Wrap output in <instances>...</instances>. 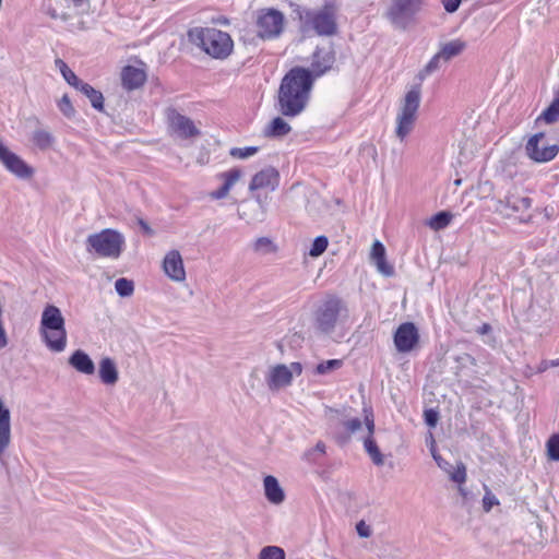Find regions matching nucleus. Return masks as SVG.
<instances>
[{
  "label": "nucleus",
  "mask_w": 559,
  "mask_h": 559,
  "mask_svg": "<svg viewBox=\"0 0 559 559\" xmlns=\"http://www.w3.org/2000/svg\"><path fill=\"white\" fill-rule=\"evenodd\" d=\"M313 78L305 68H293L282 80L277 95L278 111L286 117H296L309 99Z\"/></svg>",
  "instance_id": "1"
},
{
  "label": "nucleus",
  "mask_w": 559,
  "mask_h": 559,
  "mask_svg": "<svg viewBox=\"0 0 559 559\" xmlns=\"http://www.w3.org/2000/svg\"><path fill=\"white\" fill-rule=\"evenodd\" d=\"M189 40L215 59H226L234 49L230 35L215 27H194L188 32Z\"/></svg>",
  "instance_id": "2"
},
{
  "label": "nucleus",
  "mask_w": 559,
  "mask_h": 559,
  "mask_svg": "<svg viewBox=\"0 0 559 559\" xmlns=\"http://www.w3.org/2000/svg\"><path fill=\"white\" fill-rule=\"evenodd\" d=\"M40 336L46 346L55 353H61L67 346V330L60 309L53 305L45 307L39 326Z\"/></svg>",
  "instance_id": "3"
},
{
  "label": "nucleus",
  "mask_w": 559,
  "mask_h": 559,
  "mask_svg": "<svg viewBox=\"0 0 559 559\" xmlns=\"http://www.w3.org/2000/svg\"><path fill=\"white\" fill-rule=\"evenodd\" d=\"M348 318L346 304L336 296H328L313 312V326L321 334H331L338 323Z\"/></svg>",
  "instance_id": "4"
},
{
  "label": "nucleus",
  "mask_w": 559,
  "mask_h": 559,
  "mask_svg": "<svg viewBox=\"0 0 559 559\" xmlns=\"http://www.w3.org/2000/svg\"><path fill=\"white\" fill-rule=\"evenodd\" d=\"M420 85H414L409 88L401 102L396 116L395 128V135L400 141H404L415 127L417 111L420 105Z\"/></svg>",
  "instance_id": "5"
},
{
  "label": "nucleus",
  "mask_w": 559,
  "mask_h": 559,
  "mask_svg": "<svg viewBox=\"0 0 559 559\" xmlns=\"http://www.w3.org/2000/svg\"><path fill=\"white\" fill-rule=\"evenodd\" d=\"M86 243L99 257L117 259L122 252L124 237L121 233L106 228L87 237Z\"/></svg>",
  "instance_id": "6"
},
{
  "label": "nucleus",
  "mask_w": 559,
  "mask_h": 559,
  "mask_svg": "<svg viewBox=\"0 0 559 559\" xmlns=\"http://www.w3.org/2000/svg\"><path fill=\"white\" fill-rule=\"evenodd\" d=\"M337 5L326 2L318 10L305 12V24L310 26L319 36H332L337 32L336 23Z\"/></svg>",
  "instance_id": "7"
},
{
  "label": "nucleus",
  "mask_w": 559,
  "mask_h": 559,
  "mask_svg": "<svg viewBox=\"0 0 559 559\" xmlns=\"http://www.w3.org/2000/svg\"><path fill=\"white\" fill-rule=\"evenodd\" d=\"M285 28L284 14L273 8L261 9L257 13L255 32L257 36L263 40H273L278 38Z\"/></svg>",
  "instance_id": "8"
},
{
  "label": "nucleus",
  "mask_w": 559,
  "mask_h": 559,
  "mask_svg": "<svg viewBox=\"0 0 559 559\" xmlns=\"http://www.w3.org/2000/svg\"><path fill=\"white\" fill-rule=\"evenodd\" d=\"M421 5L423 0H391L385 16L395 28L404 31L413 22Z\"/></svg>",
  "instance_id": "9"
},
{
  "label": "nucleus",
  "mask_w": 559,
  "mask_h": 559,
  "mask_svg": "<svg viewBox=\"0 0 559 559\" xmlns=\"http://www.w3.org/2000/svg\"><path fill=\"white\" fill-rule=\"evenodd\" d=\"M301 372L302 365L298 361L290 362L289 365L277 364L269 369L265 382L271 391H278L292 385L294 377L300 376Z\"/></svg>",
  "instance_id": "10"
},
{
  "label": "nucleus",
  "mask_w": 559,
  "mask_h": 559,
  "mask_svg": "<svg viewBox=\"0 0 559 559\" xmlns=\"http://www.w3.org/2000/svg\"><path fill=\"white\" fill-rule=\"evenodd\" d=\"M544 132L532 135L525 144L526 155L536 163H547L552 160L559 153L557 144H544Z\"/></svg>",
  "instance_id": "11"
},
{
  "label": "nucleus",
  "mask_w": 559,
  "mask_h": 559,
  "mask_svg": "<svg viewBox=\"0 0 559 559\" xmlns=\"http://www.w3.org/2000/svg\"><path fill=\"white\" fill-rule=\"evenodd\" d=\"M0 162L4 168L19 179H28L33 176V168L19 155L13 153L0 140Z\"/></svg>",
  "instance_id": "12"
},
{
  "label": "nucleus",
  "mask_w": 559,
  "mask_h": 559,
  "mask_svg": "<svg viewBox=\"0 0 559 559\" xmlns=\"http://www.w3.org/2000/svg\"><path fill=\"white\" fill-rule=\"evenodd\" d=\"M167 119L170 130L181 139L195 138L200 135V130L194 122L187 116L179 114L176 109L167 111Z\"/></svg>",
  "instance_id": "13"
},
{
  "label": "nucleus",
  "mask_w": 559,
  "mask_h": 559,
  "mask_svg": "<svg viewBox=\"0 0 559 559\" xmlns=\"http://www.w3.org/2000/svg\"><path fill=\"white\" fill-rule=\"evenodd\" d=\"M419 342V333L412 322L402 323L394 333V345L400 353H408Z\"/></svg>",
  "instance_id": "14"
},
{
  "label": "nucleus",
  "mask_w": 559,
  "mask_h": 559,
  "mask_svg": "<svg viewBox=\"0 0 559 559\" xmlns=\"http://www.w3.org/2000/svg\"><path fill=\"white\" fill-rule=\"evenodd\" d=\"M147 79L145 64L140 62L139 66H126L121 70V82L123 88L133 91L141 87Z\"/></svg>",
  "instance_id": "15"
},
{
  "label": "nucleus",
  "mask_w": 559,
  "mask_h": 559,
  "mask_svg": "<svg viewBox=\"0 0 559 559\" xmlns=\"http://www.w3.org/2000/svg\"><path fill=\"white\" fill-rule=\"evenodd\" d=\"M365 425H366V429H367V436L365 438H362L364 448H365L366 452L368 453V455L370 456V459L372 460V462L376 465L381 466L384 464V459H383V455L381 454L374 439L372 438V436L374 433V420H373L372 413H367L365 415Z\"/></svg>",
  "instance_id": "16"
},
{
  "label": "nucleus",
  "mask_w": 559,
  "mask_h": 559,
  "mask_svg": "<svg viewBox=\"0 0 559 559\" xmlns=\"http://www.w3.org/2000/svg\"><path fill=\"white\" fill-rule=\"evenodd\" d=\"M163 269L165 274L175 282H183L186 280L183 261L178 250H170L165 255Z\"/></svg>",
  "instance_id": "17"
},
{
  "label": "nucleus",
  "mask_w": 559,
  "mask_h": 559,
  "mask_svg": "<svg viewBox=\"0 0 559 559\" xmlns=\"http://www.w3.org/2000/svg\"><path fill=\"white\" fill-rule=\"evenodd\" d=\"M242 170L240 168H231L227 171L217 175V178L223 181L222 187L210 192L209 197L212 200H222L228 197L234 186L241 179Z\"/></svg>",
  "instance_id": "18"
},
{
  "label": "nucleus",
  "mask_w": 559,
  "mask_h": 559,
  "mask_svg": "<svg viewBox=\"0 0 559 559\" xmlns=\"http://www.w3.org/2000/svg\"><path fill=\"white\" fill-rule=\"evenodd\" d=\"M11 443L10 411L0 399V463L4 464V454Z\"/></svg>",
  "instance_id": "19"
},
{
  "label": "nucleus",
  "mask_w": 559,
  "mask_h": 559,
  "mask_svg": "<svg viewBox=\"0 0 559 559\" xmlns=\"http://www.w3.org/2000/svg\"><path fill=\"white\" fill-rule=\"evenodd\" d=\"M370 259L382 275L389 277L394 274V267L386 262L385 248L379 240L372 243Z\"/></svg>",
  "instance_id": "20"
},
{
  "label": "nucleus",
  "mask_w": 559,
  "mask_h": 559,
  "mask_svg": "<svg viewBox=\"0 0 559 559\" xmlns=\"http://www.w3.org/2000/svg\"><path fill=\"white\" fill-rule=\"evenodd\" d=\"M334 55L330 50L318 48L312 56L311 69L316 76L324 74L334 63Z\"/></svg>",
  "instance_id": "21"
},
{
  "label": "nucleus",
  "mask_w": 559,
  "mask_h": 559,
  "mask_svg": "<svg viewBox=\"0 0 559 559\" xmlns=\"http://www.w3.org/2000/svg\"><path fill=\"white\" fill-rule=\"evenodd\" d=\"M278 174L274 168H266L255 174L249 185L251 191L271 188L275 189Z\"/></svg>",
  "instance_id": "22"
},
{
  "label": "nucleus",
  "mask_w": 559,
  "mask_h": 559,
  "mask_svg": "<svg viewBox=\"0 0 559 559\" xmlns=\"http://www.w3.org/2000/svg\"><path fill=\"white\" fill-rule=\"evenodd\" d=\"M264 495L269 502L281 504L285 500V492L276 477L267 475L263 479Z\"/></svg>",
  "instance_id": "23"
},
{
  "label": "nucleus",
  "mask_w": 559,
  "mask_h": 559,
  "mask_svg": "<svg viewBox=\"0 0 559 559\" xmlns=\"http://www.w3.org/2000/svg\"><path fill=\"white\" fill-rule=\"evenodd\" d=\"M69 364L79 372L84 374H93L95 365L90 356L81 350H75L69 358Z\"/></svg>",
  "instance_id": "24"
},
{
  "label": "nucleus",
  "mask_w": 559,
  "mask_h": 559,
  "mask_svg": "<svg viewBox=\"0 0 559 559\" xmlns=\"http://www.w3.org/2000/svg\"><path fill=\"white\" fill-rule=\"evenodd\" d=\"M99 378L104 384L114 385L119 379L118 369L115 361L109 357H104L99 361Z\"/></svg>",
  "instance_id": "25"
},
{
  "label": "nucleus",
  "mask_w": 559,
  "mask_h": 559,
  "mask_svg": "<svg viewBox=\"0 0 559 559\" xmlns=\"http://www.w3.org/2000/svg\"><path fill=\"white\" fill-rule=\"evenodd\" d=\"M559 120V87L555 91V97L547 108L536 118L535 123L554 124Z\"/></svg>",
  "instance_id": "26"
},
{
  "label": "nucleus",
  "mask_w": 559,
  "mask_h": 559,
  "mask_svg": "<svg viewBox=\"0 0 559 559\" xmlns=\"http://www.w3.org/2000/svg\"><path fill=\"white\" fill-rule=\"evenodd\" d=\"M75 90L88 98L93 108L99 111L104 109V96L102 92L95 90L92 85L85 82H82Z\"/></svg>",
  "instance_id": "27"
},
{
  "label": "nucleus",
  "mask_w": 559,
  "mask_h": 559,
  "mask_svg": "<svg viewBox=\"0 0 559 559\" xmlns=\"http://www.w3.org/2000/svg\"><path fill=\"white\" fill-rule=\"evenodd\" d=\"M248 211L245 209L239 212V217L248 223L262 222L265 218V210L260 202L247 204Z\"/></svg>",
  "instance_id": "28"
},
{
  "label": "nucleus",
  "mask_w": 559,
  "mask_h": 559,
  "mask_svg": "<svg viewBox=\"0 0 559 559\" xmlns=\"http://www.w3.org/2000/svg\"><path fill=\"white\" fill-rule=\"evenodd\" d=\"M290 130V126L282 117H276L266 127L265 134L280 138L288 134Z\"/></svg>",
  "instance_id": "29"
},
{
  "label": "nucleus",
  "mask_w": 559,
  "mask_h": 559,
  "mask_svg": "<svg viewBox=\"0 0 559 559\" xmlns=\"http://www.w3.org/2000/svg\"><path fill=\"white\" fill-rule=\"evenodd\" d=\"M464 49L465 43L460 39H455L444 44L439 53L442 57V60L447 62L451 58L460 55Z\"/></svg>",
  "instance_id": "30"
},
{
  "label": "nucleus",
  "mask_w": 559,
  "mask_h": 559,
  "mask_svg": "<svg viewBox=\"0 0 559 559\" xmlns=\"http://www.w3.org/2000/svg\"><path fill=\"white\" fill-rule=\"evenodd\" d=\"M32 141L38 148L45 151L52 146L55 138L49 131L37 129L33 132Z\"/></svg>",
  "instance_id": "31"
},
{
  "label": "nucleus",
  "mask_w": 559,
  "mask_h": 559,
  "mask_svg": "<svg viewBox=\"0 0 559 559\" xmlns=\"http://www.w3.org/2000/svg\"><path fill=\"white\" fill-rule=\"evenodd\" d=\"M55 66L57 69H59L66 82L74 88H76L83 82L75 75V73L68 67V64L62 59H56Z\"/></svg>",
  "instance_id": "32"
},
{
  "label": "nucleus",
  "mask_w": 559,
  "mask_h": 559,
  "mask_svg": "<svg viewBox=\"0 0 559 559\" xmlns=\"http://www.w3.org/2000/svg\"><path fill=\"white\" fill-rule=\"evenodd\" d=\"M452 219V214L445 211L435 214L428 221V226L433 230H440L445 228Z\"/></svg>",
  "instance_id": "33"
},
{
  "label": "nucleus",
  "mask_w": 559,
  "mask_h": 559,
  "mask_svg": "<svg viewBox=\"0 0 559 559\" xmlns=\"http://www.w3.org/2000/svg\"><path fill=\"white\" fill-rule=\"evenodd\" d=\"M253 250L257 253L269 254L277 250L276 245L269 237H259L252 245Z\"/></svg>",
  "instance_id": "34"
},
{
  "label": "nucleus",
  "mask_w": 559,
  "mask_h": 559,
  "mask_svg": "<svg viewBox=\"0 0 559 559\" xmlns=\"http://www.w3.org/2000/svg\"><path fill=\"white\" fill-rule=\"evenodd\" d=\"M343 366L342 359H329L317 365L314 369L316 374H328Z\"/></svg>",
  "instance_id": "35"
},
{
  "label": "nucleus",
  "mask_w": 559,
  "mask_h": 559,
  "mask_svg": "<svg viewBox=\"0 0 559 559\" xmlns=\"http://www.w3.org/2000/svg\"><path fill=\"white\" fill-rule=\"evenodd\" d=\"M115 289L120 297H130L134 292V284L131 280L121 277L116 281Z\"/></svg>",
  "instance_id": "36"
},
{
  "label": "nucleus",
  "mask_w": 559,
  "mask_h": 559,
  "mask_svg": "<svg viewBox=\"0 0 559 559\" xmlns=\"http://www.w3.org/2000/svg\"><path fill=\"white\" fill-rule=\"evenodd\" d=\"M440 60H442V57L438 52L430 59L426 67L419 71L417 75L418 80L424 81L428 75L437 71L440 67Z\"/></svg>",
  "instance_id": "37"
},
{
  "label": "nucleus",
  "mask_w": 559,
  "mask_h": 559,
  "mask_svg": "<svg viewBox=\"0 0 559 559\" xmlns=\"http://www.w3.org/2000/svg\"><path fill=\"white\" fill-rule=\"evenodd\" d=\"M259 559H285V551L277 546H266L261 549Z\"/></svg>",
  "instance_id": "38"
},
{
  "label": "nucleus",
  "mask_w": 559,
  "mask_h": 559,
  "mask_svg": "<svg viewBox=\"0 0 559 559\" xmlns=\"http://www.w3.org/2000/svg\"><path fill=\"white\" fill-rule=\"evenodd\" d=\"M329 240L325 236H318L309 250V255L312 258L320 257L328 248Z\"/></svg>",
  "instance_id": "39"
},
{
  "label": "nucleus",
  "mask_w": 559,
  "mask_h": 559,
  "mask_svg": "<svg viewBox=\"0 0 559 559\" xmlns=\"http://www.w3.org/2000/svg\"><path fill=\"white\" fill-rule=\"evenodd\" d=\"M58 109L62 112V115L68 118L72 119L74 118L76 111L69 98V96L66 94L63 95L57 103Z\"/></svg>",
  "instance_id": "40"
},
{
  "label": "nucleus",
  "mask_w": 559,
  "mask_h": 559,
  "mask_svg": "<svg viewBox=\"0 0 559 559\" xmlns=\"http://www.w3.org/2000/svg\"><path fill=\"white\" fill-rule=\"evenodd\" d=\"M258 151H259L258 146L233 147L229 151V155L234 158L246 159V158H249V157L253 156L254 154H257Z\"/></svg>",
  "instance_id": "41"
},
{
  "label": "nucleus",
  "mask_w": 559,
  "mask_h": 559,
  "mask_svg": "<svg viewBox=\"0 0 559 559\" xmlns=\"http://www.w3.org/2000/svg\"><path fill=\"white\" fill-rule=\"evenodd\" d=\"M547 455L549 460L559 461V435H552L548 439Z\"/></svg>",
  "instance_id": "42"
},
{
  "label": "nucleus",
  "mask_w": 559,
  "mask_h": 559,
  "mask_svg": "<svg viewBox=\"0 0 559 559\" xmlns=\"http://www.w3.org/2000/svg\"><path fill=\"white\" fill-rule=\"evenodd\" d=\"M499 500L497 497L491 492V490L485 486V495L483 497V509L485 512H489L492 507L499 506Z\"/></svg>",
  "instance_id": "43"
},
{
  "label": "nucleus",
  "mask_w": 559,
  "mask_h": 559,
  "mask_svg": "<svg viewBox=\"0 0 559 559\" xmlns=\"http://www.w3.org/2000/svg\"><path fill=\"white\" fill-rule=\"evenodd\" d=\"M508 206H510L513 211L518 212L521 210H527L532 205V201L528 198H519L511 202L509 198L506 200Z\"/></svg>",
  "instance_id": "44"
},
{
  "label": "nucleus",
  "mask_w": 559,
  "mask_h": 559,
  "mask_svg": "<svg viewBox=\"0 0 559 559\" xmlns=\"http://www.w3.org/2000/svg\"><path fill=\"white\" fill-rule=\"evenodd\" d=\"M449 474H450L451 480H453L454 483L463 484L466 480V468L462 463L457 465L455 471H453V472L450 471Z\"/></svg>",
  "instance_id": "45"
},
{
  "label": "nucleus",
  "mask_w": 559,
  "mask_h": 559,
  "mask_svg": "<svg viewBox=\"0 0 559 559\" xmlns=\"http://www.w3.org/2000/svg\"><path fill=\"white\" fill-rule=\"evenodd\" d=\"M343 426L349 435H354L361 430L362 421L359 418H352L344 420Z\"/></svg>",
  "instance_id": "46"
},
{
  "label": "nucleus",
  "mask_w": 559,
  "mask_h": 559,
  "mask_svg": "<svg viewBox=\"0 0 559 559\" xmlns=\"http://www.w3.org/2000/svg\"><path fill=\"white\" fill-rule=\"evenodd\" d=\"M356 531L360 537L368 538L371 536V528L364 520L356 524Z\"/></svg>",
  "instance_id": "47"
},
{
  "label": "nucleus",
  "mask_w": 559,
  "mask_h": 559,
  "mask_svg": "<svg viewBox=\"0 0 559 559\" xmlns=\"http://www.w3.org/2000/svg\"><path fill=\"white\" fill-rule=\"evenodd\" d=\"M425 421L429 427H435L438 423V412L435 409H426L424 413Z\"/></svg>",
  "instance_id": "48"
},
{
  "label": "nucleus",
  "mask_w": 559,
  "mask_h": 559,
  "mask_svg": "<svg viewBox=\"0 0 559 559\" xmlns=\"http://www.w3.org/2000/svg\"><path fill=\"white\" fill-rule=\"evenodd\" d=\"M441 2L448 13H454L459 9L462 0H441Z\"/></svg>",
  "instance_id": "49"
},
{
  "label": "nucleus",
  "mask_w": 559,
  "mask_h": 559,
  "mask_svg": "<svg viewBox=\"0 0 559 559\" xmlns=\"http://www.w3.org/2000/svg\"><path fill=\"white\" fill-rule=\"evenodd\" d=\"M437 465L447 473H450L451 464L442 459L439 454H433Z\"/></svg>",
  "instance_id": "50"
},
{
  "label": "nucleus",
  "mask_w": 559,
  "mask_h": 559,
  "mask_svg": "<svg viewBox=\"0 0 559 559\" xmlns=\"http://www.w3.org/2000/svg\"><path fill=\"white\" fill-rule=\"evenodd\" d=\"M559 366V359H554V360H545V361H542L539 367H538V371L543 372L545 370H547L549 367H557Z\"/></svg>",
  "instance_id": "51"
},
{
  "label": "nucleus",
  "mask_w": 559,
  "mask_h": 559,
  "mask_svg": "<svg viewBox=\"0 0 559 559\" xmlns=\"http://www.w3.org/2000/svg\"><path fill=\"white\" fill-rule=\"evenodd\" d=\"M317 454H318V453H316V452L313 451V449H309V450H307V451L304 453L302 459H304L306 462H308V463H316V462H317V457H316V455H317Z\"/></svg>",
  "instance_id": "52"
},
{
  "label": "nucleus",
  "mask_w": 559,
  "mask_h": 559,
  "mask_svg": "<svg viewBox=\"0 0 559 559\" xmlns=\"http://www.w3.org/2000/svg\"><path fill=\"white\" fill-rule=\"evenodd\" d=\"M312 449H313V451H314L316 453H318V454H322V455H323V454H325L326 445H325V443H324L323 441H318V442H317V444H316V447H314V448H312Z\"/></svg>",
  "instance_id": "53"
},
{
  "label": "nucleus",
  "mask_w": 559,
  "mask_h": 559,
  "mask_svg": "<svg viewBox=\"0 0 559 559\" xmlns=\"http://www.w3.org/2000/svg\"><path fill=\"white\" fill-rule=\"evenodd\" d=\"M139 225L141 226V228L143 229V231L150 236H152L154 234L153 229L150 227V225L143 221L142 218L139 219Z\"/></svg>",
  "instance_id": "54"
},
{
  "label": "nucleus",
  "mask_w": 559,
  "mask_h": 559,
  "mask_svg": "<svg viewBox=\"0 0 559 559\" xmlns=\"http://www.w3.org/2000/svg\"><path fill=\"white\" fill-rule=\"evenodd\" d=\"M491 331V326L488 323H484L481 326L477 329L479 334H486Z\"/></svg>",
  "instance_id": "55"
},
{
  "label": "nucleus",
  "mask_w": 559,
  "mask_h": 559,
  "mask_svg": "<svg viewBox=\"0 0 559 559\" xmlns=\"http://www.w3.org/2000/svg\"><path fill=\"white\" fill-rule=\"evenodd\" d=\"M430 451H431V455H432V456H433V454H438V453L436 452V449H435V444H433V443L431 444V449H430Z\"/></svg>",
  "instance_id": "56"
},
{
  "label": "nucleus",
  "mask_w": 559,
  "mask_h": 559,
  "mask_svg": "<svg viewBox=\"0 0 559 559\" xmlns=\"http://www.w3.org/2000/svg\"><path fill=\"white\" fill-rule=\"evenodd\" d=\"M75 5L82 4L84 0H72Z\"/></svg>",
  "instance_id": "57"
},
{
  "label": "nucleus",
  "mask_w": 559,
  "mask_h": 559,
  "mask_svg": "<svg viewBox=\"0 0 559 559\" xmlns=\"http://www.w3.org/2000/svg\"><path fill=\"white\" fill-rule=\"evenodd\" d=\"M460 183H461L460 179L455 180V185H460Z\"/></svg>",
  "instance_id": "58"
}]
</instances>
